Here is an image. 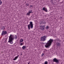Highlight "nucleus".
<instances>
[{
    "label": "nucleus",
    "instance_id": "f257e3e1",
    "mask_svg": "<svg viewBox=\"0 0 64 64\" xmlns=\"http://www.w3.org/2000/svg\"><path fill=\"white\" fill-rule=\"evenodd\" d=\"M53 39L50 38L49 41H48V42L46 43L45 46L46 48H49V46H51V44L52 42H53Z\"/></svg>",
    "mask_w": 64,
    "mask_h": 64
},
{
    "label": "nucleus",
    "instance_id": "f03ea898",
    "mask_svg": "<svg viewBox=\"0 0 64 64\" xmlns=\"http://www.w3.org/2000/svg\"><path fill=\"white\" fill-rule=\"evenodd\" d=\"M14 39V36H13L10 34L9 37L8 42L10 43V44H13V40Z\"/></svg>",
    "mask_w": 64,
    "mask_h": 64
},
{
    "label": "nucleus",
    "instance_id": "7ed1b4c3",
    "mask_svg": "<svg viewBox=\"0 0 64 64\" xmlns=\"http://www.w3.org/2000/svg\"><path fill=\"white\" fill-rule=\"evenodd\" d=\"M28 29H29V30H30V28H33V24L32 22H30V24L28 26Z\"/></svg>",
    "mask_w": 64,
    "mask_h": 64
},
{
    "label": "nucleus",
    "instance_id": "20e7f679",
    "mask_svg": "<svg viewBox=\"0 0 64 64\" xmlns=\"http://www.w3.org/2000/svg\"><path fill=\"white\" fill-rule=\"evenodd\" d=\"M58 41H60V42L61 41V40H59V39H56L55 40V43H56V45L57 46H61V43L60 42H58Z\"/></svg>",
    "mask_w": 64,
    "mask_h": 64
},
{
    "label": "nucleus",
    "instance_id": "39448f33",
    "mask_svg": "<svg viewBox=\"0 0 64 64\" xmlns=\"http://www.w3.org/2000/svg\"><path fill=\"white\" fill-rule=\"evenodd\" d=\"M47 37V36H45L41 37L40 38V41H45L46 40V38Z\"/></svg>",
    "mask_w": 64,
    "mask_h": 64
},
{
    "label": "nucleus",
    "instance_id": "423d86ee",
    "mask_svg": "<svg viewBox=\"0 0 64 64\" xmlns=\"http://www.w3.org/2000/svg\"><path fill=\"white\" fill-rule=\"evenodd\" d=\"M7 34V32L6 30H3L2 33L1 35L2 36H4Z\"/></svg>",
    "mask_w": 64,
    "mask_h": 64
},
{
    "label": "nucleus",
    "instance_id": "0eeeda50",
    "mask_svg": "<svg viewBox=\"0 0 64 64\" xmlns=\"http://www.w3.org/2000/svg\"><path fill=\"white\" fill-rule=\"evenodd\" d=\"M59 60H58L56 58H54L53 59V62H56V63H57V64H58L59 62Z\"/></svg>",
    "mask_w": 64,
    "mask_h": 64
},
{
    "label": "nucleus",
    "instance_id": "6e6552de",
    "mask_svg": "<svg viewBox=\"0 0 64 64\" xmlns=\"http://www.w3.org/2000/svg\"><path fill=\"white\" fill-rule=\"evenodd\" d=\"M40 29L41 30H44V28H45V25L44 26H40Z\"/></svg>",
    "mask_w": 64,
    "mask_h": 64
},
{
    "label": "nucleus",
    "instance_id": "1a4fd4ad",
    "mask_svg": "<svg viewBox=\"0 0 64 64\" xmlns=\"http://www.w3.org/2000/svg\"><path fill=\"white\" fill-rule=\"evenodd\" d=\"M42 10L44 11L45 12H48L47 8H46L45 7L43 8Z\"/></svg>",
    "mask_w": 64,
    "mask_h": 64
},
{
    "label": "nucleus",
    "instance_id": "9d476101",
    "mask_svg": "<svg viewBox=\"0 0 64 64\" xmlns=\"http://www.w3.org/2000/svg\"><path fill=\"white\" fill-rule=\"evenodd\" d=\"M18 57H19V55H18L17 56L15 57V58L13 59L14 60H16L18 58Z\"/></svg>",
    "mask_w": 64,
    "mask_h": 64
},
{
    "label": "nucleus",
    "instance_id": "9b49d317",
    "mask_svg": "<svg viewBox=\"0 0 64 64\" xmlns=\"http://www.w3.org/2000/svg\"><path fill=\"white\" fill-rule=\"evenodd\" d=\"M28 12L30 13H33V10H30L28 11Z\"/></svg>",
    "mask_w": 64,
    "mask_h": 64
},
{
    "label": "nucleus",
    "instance_id": "f8f14e48",
    "mask_svg": "<svg viewBox=\"0 0 64 64\" xmlns=\"http://www.w3.org/2000/svg\"><path fill=\"white\" fill-rule=\"evenodd\" d=\"M1 30H4L5 29V27L3 26H2L1 28Z\"/></svg>",
    "mask_w": 64,
    "mask_h": 64
},
{
    "label": "nucleus",
    "instance_id": "ddd939ff",
    "mask_svg": "<svg viewBox=\"0 0 64 64\" xmlns=\"http://www.w3.org/2000/svg\"><path fill=\"white\" fill-rule=\"evenodd\" d=\"M26 48V46H23V47H22V48L23 49H25Z\"/></svg>",
    "mask_w": 64,
    "mask_h": 64
},
{
    "label": "nucleus",
    "instance_id": "4468645a",
    "mask_svg": "<svg viewBox=\"0 0 64 64\" xmlns=\"http://www.w3.org/2000/svg\"><path fill=\"white\" fill-rule=\"evenodd\" d=\"M15 36L14 39H17V36L16 35H15Z\"/></svg>",
    "mask_w": 64,
    "mask_h": 64
},
{
    "label": "nucleus",
    "instance_id": "2eb2a0df",
    "mask_svg": "<svg viewBox=\"0 0 64 64\" xmlns=\"http://www.w3.org/2000/svg\"><path fill=\"white\" fill-rule=\"evenodd\" d=\"M49 26H46V29H49Z\"/></svg>",
    "mask_w": 64,
    "mask_h": 64
},
{
    "label": "nucleus",
    "instance_id": "dca6fc26",
    "mask_svg": "<svg viewBox=\"0 0 64 64\" xmlns=\"http://www.w3.org/2000/svg\"><path fill=\"white\" fill-rule=\"evenodd\" d=\"M24 40H23V39H20V42H23Z\"/></svg>",
    "mask_w": 64,
    "mask_h": 64
},
{
    "label": "nucleus",
    "instance_id": "f3484780",
    "mask_svg": "<svg viewBox=\"0 0 64 64\" xmlns=\"http://www.w3.org/2000/svg\"><path fill=\"white\" fill-rule=\"evenodd\" d=\"M30 8H32L33 7V6H29Z\"/></svg>",
    "mask_w": 64,
    "mask_h": 64
},
{
    "label": "nucleus",
    "instance_id": "a211bd4d",
    "mask_svg": "<svg viewBox=\"0 0 64 64\" xmlns=\"http://www.w3.org/2000/svg\"><path fill=\"white\" fill-rule=\"evenodd\" d=\"M30 13H29V12H28V13H27V14H26V15H28V16H29L30 15Z\"/></svg>",
    "mask_w": 64,
    "mask_h": 64
},
{
    "label": "nucleus",
    "instance_id": "6ab92c4d",
    "mask_svg": "<svg viewBox=\"0 0 64 64\" xmlns=\"http://www.w3.org/2000/svg\"><path fill=\"white\" fill-rule=\"evenodd\" d=\"M23 45V44H22V43L21 42H20V46H22V45Z\"/></svg>",
    "mask_w": 64,
    "mask_h": 64
},
{
    "label": "nucleus",
    "instance_id": "aec40b11",
    "mask_svg": "<svg viewBox=\"0 0 64 64\" xmlns=\"http://www.w3.org/2000/svg\"><path fill=\"white\" fill-rule=\"evenodd\" d=\"M26 6H29V4L28 3H27L26 4Z\"/></svg>",
    "mask_w": 64,
    "mask_h": 64
},
{
    "label": "nucleus",
    "instance_id": "412c9836",
    "mask_svg": "<svg viewBox=\"0 0 64 64\" xmlns=\"http://www.w3.org/2000/svg\"><path fill=\"white\" fill-rule=\"evenodd\" d=\"M2 2H1V0H0V5H1V4H2Z\"/></svg>",
    "mask_w": 64,
    "mask_h": 64
},
{
    "label": "nucleus",
    "instance_id": "4be33fe9",
    "mask_svg": "<svg viewBox=\"0 0 64 64\" xmlns=\"http://www.w3.org/2000/svg\"><path fill=\"white\" fill-rule=\"evenodd\" d=\"M44 55V53H42V56H43V55Z\"/></svg>",
    "mask_w": 64,
    "mask_h": 64
},
{
    "label": "nucleus",
    "instance_id": "5701e85b",
    "mask_svg": "<svg viewBox=\"0 0 64 64\" xmlns=\"http://www.w3.org/2000/svg\"><path fill=\"white\" fill-rule=\"evenodd\" d=\"M42 24H44V22H42Z\"/></svg>",
    "mask_w": 64,
    "mask_h": 64
},
{
    "label": "nucleus",
    "instance_id": "b1692460",
    "mask_svg": "<svg viewBox=\"0 0 64 64\" xmlns=\"http://www.w3.org/2000/svg\"><path fill=\"white\" fill-rule=\"evenodd\" d=\"M30 62H28V64H30Z\"/></svg>",
    "mask_w": 64,
    "mask_h": 64
},
{
    "label": "nucleus",
    "instance_id": "393cba45",
    "mask_svg": "<svg viewBox=\"0 0 64 64\" xmlns=\"http://www.w3.org/2000/svg\"><path fill=\"white\" fill-rule=\"evenodd\" d=\"M22 55V54H20V55Z\"/></svg>",
    "mask_w": 64,
    "mask_h": 64
},
{
    "label": "nucleus",
    "instance_id": "a878e982",
    "mask_svg": "<svg viewBox=\"0 0 64 64\" xmlns=\"http://www.w3.org/2000/svg\"><path fill=\"white\" fill-rule=\"evenodd\" d=\"M62 2H61V3H62Z\"/></svg>",
    "mask_w": 64,
    "mask_h": 64
}]
</instances>
